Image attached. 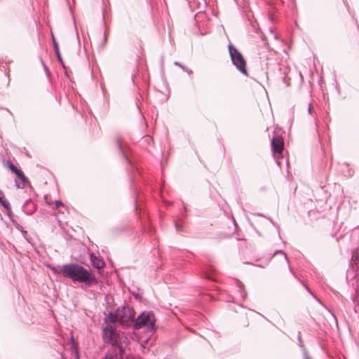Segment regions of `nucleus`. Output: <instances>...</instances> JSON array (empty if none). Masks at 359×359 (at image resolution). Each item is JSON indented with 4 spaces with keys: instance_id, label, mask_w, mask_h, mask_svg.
I'll use <instances>...</instances> for the list:
<instances>
[{
    "instance_id": "31",
    "label": "nucleus",
    "mask_w": 359,
    "mask_h": 359,
    "mask_svg": "<svg viewBox=\"0 0 359 359\" xmlns=\"http://www.w3.org/2000/svg\"><path fill=\"white\" fill-rule=\"evenodd\" d=\"M76 357L79 358V353L77 351H76Z\"/></svg>"
},
{
    "instance_id": "2",
    "label": "nucleus",
    "mask_w": 359,
    "mask_h": 359,
    "mask_svg": "<svg viewBox=\"0 0 359 359\" xmlns=\"http://www.w3.org/2000/svg\"><path fill=\"white\" fill-rule=\"evenodd\" d=\"M155 316L152 312H143L135 319L134 328L138 330L145 327L147 331L153 332L155 330Z\"/></svg>"
},
{
    "instance_id": "10",
    "label": "nucleus",
    "mask_w": 359,
    "mask_h": 359,
    "mask_svg": "<svg viewBox=\"0 0 359 359\" xmlns=\"http://www.w3.org/2000/svg\"><path fill=\"white\" fill-rule=\"evenodd\" d=\"M102 359H118V358L116 357V349L111 348L108 350ZM119 359L121 358H119Z\"/></svg>"
},
{
    "instance_id": "28",
    "label": "nucleus",
    "mask_w": 359,
    "mask_h": 359,
    "mask_svg": "<svg viewBox=\"0 0 359 359\" xmlns=\"http://www.w3.org/2000/svg\"><path fill=\"white\" fill-rule=\"evenodd\" d=\"M304 358L305 359H311V358L309 357V355H308L307 353H304Z\"/></svg>"
},
{
    "instance_id": "26",
    "label": "nucleus",
    "mask_w": 359,
    "mask_h": 359,
    "mask_svg": "<svg viewBox=\"0 0 359 359\" xmlns=\"http://www.w3.org/2000/svg\"><path fill=\"white\" fill-rule=\"evenodd\" d=\"M20 232L22 233V234L23 237L25 238H26V235L27 234V231H25V230H24V229H23V230H22V231H20Z\"/></svg>"
},
{
    "instance_id": "30",
    "label": "nucleus",
    "mask_w": 359,
    "mask_h": 359,
    "mask_svg": "<svg viewBox=\"0 0 359 359\" xmlns=\"http://www.w3.org/2000/svg\"><path fill=\"white\" fill-rule=\"evenodd\" d=\"M298 340L299 341V342H300L301 344L302 343V339H301V337H300V332H299Z\"/></svg>"
},
{
    "instance_id": "14",
    "label": "nucleus",
    "mask_w": 359,
    "mask_h": 359,
    "mask_svg": "<svg viewBox=\"0 0 359 359\" xmlns=\"http://www.w3.org/2000/svg\"><path fill=\"white\" fill-rule=\"evenodd\" d=\"M278 254H280V255H282L283 256L284 260H285L287 264L289 263V262H288V257H287V256L286 253H285L284 251H283V250H276V251L274 252L273 255H278Z\"/></svg>"
},
{
    "instance_id": "24",
    "label": "nucleus",
    "mask_w": 359,
    "mask_h": 359,
    "mask_svg": "<svg viewBox=\"0 0 359 359\" xmlns=\"http://www.w3.org/2000/svg\"><path fill=\"white\" fill-rule=\"evenodd\" d=\"M126 359H142V358L140 357L134 356L133 355H128L126 356Z\"/></svg>"
},
{
    "instance_id": "15",
    "label": "nucleus",
    "mask_w": 359,
    "mask_h": 359,
    "mask_svg": "<svg viewBox=\"0 0 359 359\" xmlns=\"http://www.w3.org/2000/svg\"><path fill=\"white\" fill-rule=\"evenodd\" d=\"M61 267L62 266H49V268L50 269V270L55 274H57V273H62L61 272Z\"/></svg>"
},
{
    "instance_id": "16",
    "label": "nucleus",
    "mask_w": 359,
    "mask_h": 359,
    "mask_svg": "<svg viewBox=\"0 0 359 359\" xmlns=\"http://www.w3.org/2000/svg\"><path fill=\"white\" fill-rule=\"evenodd\" d=\"M108 317L110 318L111 322H114V323L117 321V320H118L117 315L115 313H109L108 315Z\"/></svg>"
},
{
    "instance_id": "8",
    "label": "nucleus",
    "mask_w": 359,
    "mask_h": 359,
    "mask_svg": "<svg viewBox=\"0 0 359 359\" xmlns=\"http://www.w3.org/2000/svg\"><path fill=\"white\" fill-rule=\"evenodd\" d=\"M128 343V338L124 337L123 338V344H120L119 346L117 347V348L118 349V352L116 351V357L117 358L123 359V354L125 353Z\"/></svg>"
},
{
    "instance_id": "29",
    "label": "nucleus",
    "mask_w": 359,
    "mask_h": 359,
    "mask_svg": "<svg viewBox=\"0 0 359 359\" xmlns=\"http://www.w3.org/2000/svg\"><path fill=\"white\" fill-rule=\"evenodd\" d=\"M307 290L320 302L321 303L312 293L310 291L309 288L306 287Z\"/></svg>"
},
{
    "instance_id": "13",
    "label": "nucleus",
    "mask_w": 359,
    "mask_h": 359,
    "mask_svg": "<svg viewBox=\"0 0 359 359\" xmlns=\"http://www.w3.org/2000/svg\"><path fill=\"white\" fill-rule=\"evenodd\" d=\"M174 65L182 68V69L183 71L186 72L190 76L193 74V72L191 69H189L188 67H185L184 65H182L179 62H175Z\"/></svg>"
},
{
    "instance_id": "32",
    "label": "nucleus",
    "mask_w": 359,
    "mask_h": 359,
    "mask_svg": "<svg viewBox=\"0 0 359 359\" xmlns=\"http://www.w3.org/2000/svg\"><path fill=\"white\" fill-rule=\"evenodd\" d=\"M289 269H290V271L292 272V269L290 268V266H289Z\"/></svg>"
},
{
    "instance_id": "5",
    "label": "nucleus",
    "mask_w": 359,
    "mask_h": 359,
    "mask_svg": "<svg viewBox=\"0 0 359 359\" xmlns=\"http://www.w3.org/2000/svg\"><path fill=\"white\" fill-rule=\"evenodd\" d=\"M271 147L274 153L281 154L283 148V140L280 137H273L271 140Z\"/></svg>"
},
{
    "instance_id": "11",
    "label": "nucleus",
    "mask_w": 359,
    "mask_h": 359,
    "mask_svg": "<svg viewBox=\"0 0 359 359\" xmlns=\"http://www.w3.org/2000/svg\"><path fill=\"white\" fill-rule=\"evenodd\" d=\"M0 203L6 209H9L10 208V203L5 198L4 194L2 191L0 190Z\"/></svg>"
},
{
    "instance_id": "17",
    "label": "nucleus",
    "mask_w": 359,
    "mask_h": 359,
    "mask_svg": "<svg viewBox=\"0 0 359 359\" xmlns=\"http://www.w3.org/2000/svg\"><path fill=\"white\" fill-rule=\"evenodd\" d=\"M12 223L18 231H22L23 230L22 226L19 223H18L16 220H13Z\"/></svg>"
},
{
    "instance_id": "27",
    "label": "nucleus",
    "mask_w": 359,
    "mask_h": 359,
    "mask_svg": "<svg viewBox=\"0 0 359 359\" xmlns=\"http://www.w3.org/2000/svg\"><path fill=\"white\" fill-rule=\"evenodd\" d=\"M72 346H73L74 348H76V343H75V342H74V338H73V337H72Z\"/></svg>"
},
{
    "instance_id": "25",
    "label": "nucleus",
    "mask_w": 359,
    "mask_h": 359,
    "mask_svg": "<svg viewBox=\"0 0 359 359\" xmlns=\"http://www.w3.org/2000/svg\"><path fill=\"white\" fill-rule=\"evenodd\" d=\"M175 228H176L177 231H179V232L181 231L182 229V226L178 223H175Z\"/></svg>"
},
{
    "instance_id": "22",
    "label": "nucleus",
    "mask_w": 359,
    "mask_h": 359,
    "mask_svg": "<svg viewBox=\"0 0 359 359\" xmlns=\"http://www.w3.org/2000/svg\"><path fill=\"white\" fill-rule=\"evenodd\" d=\"M41 62L42 65H43V67L44 71L46 72V73L47 74H48L50 72H49V70H48V69L47 66L44 64V62H43V60H42V59H41Z\"/></svg>"
},
{
    "instance_id": "19",
    "label": "nucleus",
    "mask_w": 359,
    "mask_h": 359,
    "mask_svg": "<svg viewBox=\"0 0 359 359\" xmlns=\"http://www.w3.org/2000/svg\"><path fill=\"white\" fill-rule=\"evenodd\" d=\"M6 210H7V215L8 216L10 220L13 222V220H15V219L13 217V214L12 211L11 210V207L9 208V209H6Z\"/></svg>"
},
{
    "instance_id": "6",
    "label": "nucleus",
    "mask_w": 359,
    "mask_h": 359,
    "mask_svg": "<svg viewBox=\"0 0 359 359\" xmlns=\"http://www.w3.org/2000/svg\"><path fill=\"white\" fill-rule=\"evenodd\" d=\"M90 259L92 266L97 269H100L104 266V262L102 259L99 256H96L94 253L90 255Z\"/></svg>"
},
{
    "instance_id": "3",
    "label": "nucleus",
    "mask_w": 359,
    "mask_h": 359,
    "mask_svg": "<svg viewBox=\"0 0 359 359\" xmlns=\"http://www.w3.org/2000/svg\"><path fill=\"white\" fill-rule=\"evenodd\" d=\"M228 50L233 65L241 73L247 75L246 62L241 53L231 43L228 45Z\"/></svg>"
},
{
    "instance_id": "4",
    "label": "nucleus",
    "mask_w": 359,
    "mask_h": 359,
    "mask_svg": "<svg viewBox=\"0 0 359 359\" xmlns=\"http://www.w3.org/2000/svg\"><path fill=\"white\" fill-rule=\"evenodd\" d=\"M104 334L106 335V338L111 342L113 348L116 349L115 348H117L119 346L120 344H123V338L125 337L122 336L120 337L119 336L118 337H116V334L111 329L107 330L105 328L104 330Z\"/></svg>"
},
{
    "instance_id": "1",
    "label": "nucleus",
    "mask_w": 359,
    "mask_h": 359,
    "mask_svg": "<svg viewBox=\"0 0 359 359\" xmlns=\"http://www.w3.org/2000/svg\"><path fill=\"white\" fill-rule=\"evenodd\" d=\"M62 275L74 283H83L86 287L95 285L98 280L95 275L88 269L77 263H69L61 267Z\"/></svg>"
},
{
    "instance_id": "18",
    "label": "nucleus",
    "mask_w": 359,
    "mask_h": 359,
    "mask_svg": "<svg viewBox=\"0 0 359 359\" xmlns=\"http://www.w3.org/2000/svg\"><path fill=\"white\" fill-rule=\"evenodd\" d=\"M8 168H9V169L11 170V172H13V173H15H15L18 171V170H19V169H18V168H17L15 165H14L13 163H10V164L8 165Z\"/></svg>"
},
{
    "instance_id": "9",
    "label": "nucleus",
    "mask_w": 359,
    "mask_h": 359,
    "mask_svg": "<svg viewBox=\"0 0 359 359\" xmlns=\"http://www.w3.org/2000/svg\"><path fill=\"white\" fill-rule=\"evenodd\" d=\"M52 39H53V44L54 51H55V55H56V56L57 57V60H59V62H60V64L62 65L63 68H65L64 62H63V60L62 59V57H61V55H60V53L58 43L56 41V40L54 38L53 35H52Z\"/></svg>"
},
{
    "instance_id": "12",
    "label": "nucleus",
    "mask_w": 359,
    "mask_h": 359,
    "mask_svg": "<svg viewBox=\"0 0 359 359\" xmlns=\"http://www.w3.org/2000/svg\"><path fill=\"white\" fill-rule=\"evenodd\" d=\"M116 143H117V147L118 148V150H119V152L121 154V155L123 156V157L126 159V161L128 162V163H130L128 157L126 156L125 153H124V151H123V147H122V144H121V142L119 138H118L116 140Z\"/></svg>"
},
{
    "instance_id": "23",
    "label": "nucleus",
    "mask_w": 359,
    "mask_h": 359,
    "mask_svg": "<svg viewBox=\"0 0 359 359\" xmlns=\"http://www.w3.org/2000/svg\"><path fill=\"white\" fill-rule=\"evenodd\" d=\"M308 112L310 115H313L314 111L313 110V108H312V106H311V104H309V107H308Z\"/></svg>"
},
{
    "instance_id": "20",
    "label": "nucleus",
    "mask_w": 359,
    "mask_h": 359,
    "mask_svg": "<svg viewBox=\"0 0 359 359\" xmlns=\"http://www.w3.org/2000/svg\"><path fill=\"white\" fill-rule=\"evenodd\" d=\"M106 42H107V36H106V34L104 33L103 34V37H102V44H101V48H102L104 46Z\"/></svg>"
},
{
    "instance_id": "21",
    "label": "nucleus",
    "mask_w": 359,
    "mask_h": 359,
    "mask_svg": "<svg viewBox=\"0 0 359 359\" xmlns=\"http://www.w3.org/2000/svg\"><path fill=\"white\" fill-rule=\"evenodd\" d=\"M55 205L57 208H59L60 207H64V204L60 201H55Z\"/></svg>"
},
{
    "instance_id": "7",
    "label": "nucleus",
    "mask_w": 359,
    "mask_h": 359,
    "mask_svg": "<svg viewBox=\"0 0 359 359\" xmlns=\"http://www.w3.org/2000/svg\"><path fill=\"white\" fill-rule=\"evenodd\" d=\"M15 175L20 180V182H19L15 181L16 187L20 189L25 188V184H26V182H28V180L24 175L23 172L21 170H18V171L15 173Z\"/></svg>"
}]
</instances>
